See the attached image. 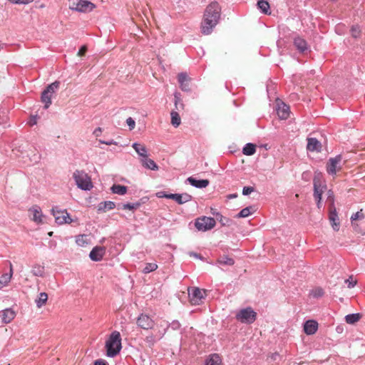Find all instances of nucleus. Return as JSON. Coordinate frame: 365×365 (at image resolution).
Masks as SVG:
<instances>
[{
  "mask_svg": "<svg viewBox=\"0 0 365 365\" xmlns=\"http://www.w3.org/2000/svg\"><path fill=\"white\" fill-rule=\"evenodd\" d=\"M221 16V6L217 1H212L207 6L201 23V32L204 35L210 34L217 25Z\"/></svg>",
  "mask_w": 365,
  "mask_h": 365,
  "instance_id": "obj_1",
  "label": "nucleus"
},
{
  "mask_svg": "<svg viewBox=\"0 0 365 365\" xmlns=\"http://www.w3.org/2000/svg\"><path fill=\"white\" fill-rule=\"evenodd\" d=\"M106 354L109 357L115 356L120 351L121 338L118 331L112 332L109 339L106 342Z\"/></svg>",
  "mask_w": 365,
  "mask_h": 365,
  "instance_id": "obj_2",
  "label": "nucleus"
},
{
  "mask_svg": "<svg viewBox=\"0 0 365 365\" xmlns=\"http://www.w3.org/2000/svg\"><path fill=\"white\" fill-rule=\"evenodd\" d=\"M73 178L78 187L81 190H91L92 189L91 179L85 171L76 170L73 174Z\"/></svg>",
  "mask_w": 365,
  "mask_h": 365,
  "instance_id": "obj_3",
  "label": "nucleus"
},
{
  "mask_svg": "<svg viewBox=\"0 0 365 365\" xmlns=\"http://www.w3.org/2000/svg\"><path fill=\"white\" fill-rule=\"evenodd\" d=\"M60 82L58 81L47 86L45 90L41 93V101L44 103V108L47 109L51 104V98L53 95L59 88Z\"/></svg>",
  "mask_w": 365,
  "mask_h": 365,
  "instance_id": "obj_4",
  "label": "nucleus"
},
{
  "mask_svg": "<svg viewBox=\"0 0 365 365\" xmlns=\"http://www.w3.org/2000/svg\"><path fill=\"white\" fill-rule=\"evenodd\" d=\"M237 321L243 324H252L257 319V313L251 307L240 309L235 315Z\"/></svg>",
  "mask_w": 365,
  "mask_h": 365,
  "instance_id": "obj_5",
  "label": "nucleus"
},
{
  "mask_svg": "<svg viewBox=\"0 0 365 365\" xmlns=\"http://www.w3.org/2000/svg\"><path fill=\"white\" fill-rule=\"evenodd\" d=\"M314 197L319 209L322 207V195L327 190V185L324 183L319 176H314L313 180Z\"/></svg>",
  "mask_w": 365,
  "mask_h": 365,
  "instance_id": "obj_6",
  "label": "nucleus"
},
{
  "mask_svg": "<svg viewBox=\"0 0 365 365\" xmlns=\"http://www.w3.org/2000/svg\"><path fill=\"white\" fill-rule=\"evenodd\" d=\"M69 8L79 12H90L96 8L95 4L87 0H69Z\"/></svg>",
  "mask_w": 365,
  "mask_h": 365,
  "instance_id": "obj_7",
  "label": "nucleus"
},
{
  "mask_svg": "<svg viewBox=\"0 0 365 365\" xmlns=\"http://www.w3.org/2000/svg\"><path fill=\"white\" fill-rule=\"evenodd\" d=\"M215 224L216 222L214 218L203 216L195 220V226L199 231L205 232L212 229Z\"/></svg>",
  "mask_w": 365,
  "mask_h": 365,
  "instance_id": "obj_8",
  "label": "nucleus"
},
{
  "mask_svg": "<svg viewBox=\"0 0 365 365\" xmlns=\"http://www.w3.org/2000/svg\"><path fill=\"white\" fill-rule=\"evenodd\" d=\"M341 155H337L334 158H329L326 166L327 173L332 176H335L336 172L341 169Z\"/></svg>",
  "mask_w": 365,
  "mask_h": 365,
  "instance_id": "obj_9",
  "label": "nucleus"
},
{
  "mask_svg": "<svg viewBox=\"0 0 365 365\" xmlns=\"http://www.w3.org/2000/svg\"><path fill=\"white\" fill-rule=\"evenodd\" d=\"M28 216L31 220L37 225L43 223V220L45 216L43 215L41 207L38 205H34L28 210Z\"/></svg>",
  "mask_w": 365,
  "mask_h": 365,
  "instance_id": "obj_10",
  "label": "nucleus"
},
{
  "mask_svg": "<svg viewBox=\"0 0 365 365\" xmlns=\"http://www.w3.org/2000/svg\"><path fill=\"white\" fill-rule=\"evenodd\" d=\"M136 323L139 327L143 329H151L155 326L154 320L146 314H141L137 318Z\"/></svg>",
  "mask_w": 365,
  "mask_h": 365,
  "instance_id": "obj_11",
  "label": "nucleus"
},
{
  "mask_svg": "<svg viewBox=\"0 0 365 365\" xmlns=\"http://www.w3.org/2000/svg\"><path fill=\"white\" fill-rule=\"evenodd\" d=\"M52 213L55 217L56 222L58 225L71 223L72 222V220L66 210H58L56 207L52 209Z\"/></svg>",
  "mask_w": 365,
  "mask_h": 365,
  "instance_id": "obj_12",
  "label": "nucleus"
},
{
  "mask_svg": "<svg viewBox=\"0 0 365 365\" xmlns=\"http://www.w3.org/2000/svg\"><path fill=\"white\" fill-rule=\"evenodd\" d=\"M205 291L200 289L197 287L192 289L191 292L189 291V297L192 304H200L202 299L205 298Z\"/></svg>",
  "mask_w": 365,
  "mask_h": 365,
  "instance_id": "obj_13",
  "label": "nucleus"
},
{
  "mask_svg": "<svg viewBox=\"0 0 365 365\" xmlns=\"http://www.w3.org/2000/svg\"><path fill=\"white\" fill-rule=\"evenodd\" d=\"M168 197H169V199L175 200L179 205H182L185 202H187L190 201L192 198V197L188 193L169 194Z\"/></svg>",
  "mask_w": 365,
  "mask_h": 365,
  "instance_id": "obj_14",
  "label": "nucleus"
},
{
  "mask_svg": "<svg viewBox=\"0 0 365 365\" xmlns=\"http://www.w3.org/2000/svg\"><path fill=\"white\" fill-rule=\"evenodd\" d=\"M277 113L279 118L287 119L289 116V106L283 102L277 103Z\"/></svg>",
  "mask_w": 365,
  "mask_h": 365,
  "instance_id": "obj_15",
  "label": "nucleus"
},
{
  "mask_svg": "<svg viewBox=\"0 0 365 365\" xmlns=\"http://www.w3.org/2000/svg\"><path fill=\"white\" fill-rule=\"evenodd\" d=\"M178 80L180 83V88L184 91H190V78L186 73H180L178 76Z\"/></svg>",
  "mask_w": 365,
  "mask_h": 365,
  "instance_id": "obj_16",
  "label": "nucleus"
},
{
  "mask_svg": "<svg viewBox=\"0 0 365 365\" xmlns=\"http://www.w3.org/2000/svg\"><path fill=\"white\" fill-rule=\"evenodd\" d=\"M329 220L332 228L335 231H338L339 229V222L336 207H329Z\"/></svg>",
  "mask_w": 365,
  "mask_h": 365,
  "instance_id": "obj_17",
  "label": "nucleus"
},
{
  "mask_svg": "<svg viewBox=\"0 0 365 365\" xmlns=\"http://www.w3.org/2000/svg\"><path fill=\"white\" fill-rule=\"evenodd\" d=\"M105 255V248L103 247H95L89 254L90 258L95 262L100 261Z\"/></svg>",
  "mask_w": 365,
  "mask_h": 365,
  "instance_id": "obj_18",
  "label": "nucleus"
},
{
  "mask_svg": "<svg viewBox=\"0 0 365 365\" xmlns=\"http://www.w3.org/2000/svg\"><path fill=\"white\" fill-rule=\"evenodd\" d=\"M318 329V323L314 320H308L304 324V331L307 335L314 334Z\"/></svg>",
  "mask_w": 365,
  "mask_h": 365,
  "instance_id": "obj_19",
  "label": "nucleus"
},
{
  "mask_svg": "<svg viewBox=\"0 0 365 365\" xmlns=\"http://www.w3.org/2000/svg\"><path fill=\"white\" fill-rule=\"evenodd\" d=\"M294 45L302 53H304L309 49L307 41L299 36L294 38Z\"/></svg>",
  "mask_w": 365,
  "mask_h": 365,
  "instance_id": "obj_20",
  "label": "nucleus"
},
{
  "mask_svg": "<svg viewBox=\"0 0 365 365\" xmlns=\"http://www.w3.org/2000/svg\"><path fill=\"white\" fill-rule=\"evenodd\" d=\"M15 317V312L11 309L0 312V319L4 324L9 323Z\"/></svg>",
  "mask_w": 365,
  "mask_h": 365,
  "instance_id": "obj_21",
  "label": "nucleus"
},
{
  "mask_svg": "<svg viewBox=\"0 0 365 365\" xmlns=\"http://www.w3.org/2000/svg\"><path fill=\"white\" fill-rule=\"evenodd\" d=\"M307 149L309 151H317L319 152L322 149L321 143L314 138H309L307 139Z\"/></svg>",
  "mask_w": 365,
  "mask_h": 365,
  "instance_id": "obj_22",
  "label": "nucleus"
},
{
  "mask_svg": "<svg viewBox=\"0 0 365 365\" xmlns=\"http://www.w3.org/2000/svg\"><path fill=\"white\" fill-rule=\"evenodd\" d=\"M187 180L191 185L197 188H205L208 186L210 183L208 180H197L192 177H189Z\"/></svg>",
  "mask_w": 365,
  "mask_h": 365,
  "instance_id": "obj_23",
  "label": "nucleus"
},
{
  "mask_svg": "<svg viewBox=\"0 0 365 365\" xmlns=\"http://www.w3.org/2000/svg\"><path fill=\"white\" fill-rule=\"evenodd\" d=\"M115 204L112 201L101 202L98 205V211L105 212L115 208Z\"/></svg>",
  "mask_w": 365,
  "mask_h": 365,
  "instance_id": "obj_24",
  "label": "nucleus"
},
{
  "mask_svg": "<svg viewBox=\"0 0 365 365\" xmlns=\"http://www.w3.org/2000/svg\"><path fill=\"white\" fill-rule=\"evenodd\" d=\"M205 365H222V359L219 354H212L205 361Z\"/></svg>",
  "mask_w": 365,
  "mask_h": 365,
  "instance_id": "obj_25",
  "label": "nucleus"
},
{
  "mask_svg": "<svg viewBox=\"0 0 365 365\" xmlns=\"http://www.w3.org/2000/svg\"><path fill=\"white\" fill-rule=\"evenodd\" d=\"M132 147L134 148L135 152L143 158L148 157V150L145 145L138 143H134L132 145Z\"/></svg>",
  "mask_w": 365,
  "mask_h": 365,
  "instance_id": "obj_26",
  "label": "nucleus"
},
{
  "mask_svg": "<svg viewBox=\"0 0 365 365\" xmlns=\"http://www.w3.org/2000/svg\"><path fill=\"white\" fill-rule=\"evenodd\" d=\"M140 161H141L143 166L148 169H150L152 170H158V166L155 163V161L151 159H148V157L145 158H142Z\"/></svg>",
  "mask_w": 365,
  "mask_h": 365,
  "instance_id": "obj_27",
  "label": "nucleus"
},
{
  "mask_svg": "<svg viewBox=\"0 0 365 365\" xmlns=\"http://www.w3.org/2000/svg\"><path fill=\"white\" fill-rule=\"evenodd\" d=\"M48 300V294L46 292H41L37 299H35V303L38 308L42 307Z\"/></svg>",
  "mask_w": 365,
  "mask_h": 365,
  "instance_id": "obj_28",
  "label": "nucleus"
},
{
  "mask_svg": "<svg viewBox=\"0 0 365 365\" xmlns=\"http://www.w3.org/2000/svg\"><path fill=\"white\" fill-rule=\"evenodd\" d=\"M113 193L123 195L127 192V187L122 185H113L111 187Z\"/></svg>",
  "mask_w": 365,
  "mask_h": 365,
  "instance_id": "obj_29",
  "label": "nucleus"
},
{
  "mask_svg": "<svg viewBox=\"0 0 365 365\" xmlns=\"http://www.w3.org/2000/svg\"><path fill=\"white\" fill-rule=\"evenodd\" d=\"M171 124L175 127H178L181 123V119L178 111L173 110L170 113Z\"/></svg>",
  "mask_w": 365,
  "mask_h": 365,
  "instance_id": "obj_30",
  "label": "nucleus"
},
{
  "mask_svg": "<svg viewBox=\"0 0 365 365\" xmlns=\"http://www.w3.org/2000/svg\"><path fill=\"white\" fill-rule=\"evenodd\" d=\"M256 152V146L252 143H247L242 149V153L246 155H252Z\"/></svg>",
  "mask_w": 365,
  "mask_h": 365,
  "instance_id": "obj_31",
  "label": "nucleus"
},
{
  "mask_svg": "<svg viewBox=\"0 0 365 365\" xmlns=\"http://www.w3.org/2000/svg\"><path fill=\"white\" fill-rule=\"evenodd\" d=\"M361 314L359 313L350 314L345 317V320L347 324H353L357 322L361 319Z\"/></svg>",
  "mask_w": 365,
  "mask_h": 365,
  "instance_id": "obj_32",
  "label": "nucleus"
},
{
  "mask_svg": "<svg viewBox=\"0 0 365 365\" xmlns=\"http://www.w3.org/2000/svg\"><path fill=\"white\" fill-rule=\"evenodd\" d=\"M257 7L262 13L265 14H268L270 8L269 3L265 0L258 1Z\"/></svg>",
  "mask_w": 365,
  "mask_h": 365,
  "instance_id": "obj_33",
  "label": "nucleus"
},
{
  "mask_svg": "<svg viewBox=\"0 0 365 365\" xmlns=\"http://www.w3.org/2000/svg\"><path fill=\"white\" fill-rule=\"evenodd\" d=\"M217 262L220 264L231 266L234 264L235 260L227 255H223L217 259Z\"/></svg>",
  "mask_w": 365,
  "mask_h": 365,
  "instance_id": "obj_34",
  "label": "nucleus"
},
{
  "mask_svg": "<svg viewBox=\"0 0 365 365\" xmlns=\"http://www.w3.org/2000/svg\"><path fill=\"white\" fill-rule=\"evenodd\" d=\"M175 107L178 111L184 109V104L180 98V93H175Z\"/></svg>",
  "mask_w": 365,
  "mask_h": 365,
  "instance_id": "obj_35",
  "label": "nucleus"
},
{
  "mask_svg": "<svg viewBox=\"0 0 365 365\" xmlns=\"http://www.w3.org/2000/svg\"><path fill=\"white\" fill-rule=\"evenodd\" d=\"M11 273L10 274H8V273L3 274L0 277V289L5 287L9 282V281L11 279Z\"/></svg>",
  "mask_w": 365,
  "mask_h": 365,
  "instance_id": "obj_36",
  "label": "nucleus"
},
{
  "mask_svg": "<svg viewBox=\"0 0 365 365\" xmlns=\"http://www.w3.org/2000/svg\"><path fill=\"white\" fill-rule=\"evenodd\" d=\"M216 218L222 226H228L231 222L230 219L222 216L220 213H216Z\"/></svg>",
  "mask_w": 365,
  "mask_h": 365,
  "instance_id": "obj_37",
  "label": "nucleus"
},
{
  "mask_svg": "<svg viewBox=\"0 0 365 365\" xmlns=\"http://www.w3.org/2000/svg\"><path fill=\"white\" fill-rule=\"evenodd\" d=\"M327 202L329 203V207H335L334 195L331 190H329L327 192Z\"/></svg>",
  "mask_w": 365,
  "mask_h": 365,
  "instance_id": "obj_38",
  "label": "nucleus"
},
{
  "mask_svg": "<svg viewBox=\"0 0 365 365\" xmlns=\"http://www.w3.org/2000/svg\"><path fill=\"white\" fill-rule=\"evenodd\" d=\"M141 205V203L139 202L135 203H125L122 205V209L123 210H136Z\"/></svg>",
  "mask_w": 365,
  "mask_h": 365,
  "instance_id": "obj_39",
  "label": "nucleus"
},
{
  "mask_svg": "<svg viewBox=\"0 0 365 365\" xmlns=\"http://www.w3.org/2000/svg\"><path fill=\"white\" fill-rule=\"evenodd\" d=\"M158 269V264L155 263H146L145 267H144L143 272L145 274L150 273L153 271H155Z\"/></svg>",
  "mask_w": 365,
  "mask_h": 365,
  "instance_id": "obj_40",
  "label": "nucleus"
},
{
  "mask_svg": "<svg viewBox=\"0 0 365 365\" xmlns=\"http://www.w3.org/2000/svg\"><path fill=\"white\" fill-rule=\"evenodd\" d=\"M251 209H252V207H247L245 208H243L237 215V217L241 218V217H248L251 213Z\"/></svg>",
  "mask_w": 365,
  "mask_h": 365,
  "instance_id": "obj_41",
  "label": "nucleus"
},
{
  "mask_svg": "<svg viewBox=\"0 0 365 365\" xmlns=\"http://www.w3.org/2000/svg\"><path fill=\"white\" fill-rule=\"evenodd\" d=\"M324 294V292L322 288L321 287H317L312 290L311 294L314 298H319L322 297Z\"/></svg>",
  "mask_w": 365,
  "mask_h": 365,
  "instance_id": "obj_42",
  "label": "nucleus"
},
{
  "mask_svg": "<svg viewBox=\"0 0 365 365\" xmlns=\"http://www.w3.org/2000/svg\"><path fill=\"white\" fill-rule=\"evenodd\" d=\"M351 34L354 38H357L360 36L361 30L357 25L352 26L351 29Z\"/></svg>",
  "mask_w": 365,
  "mask_h": 365,
  "instance_id": "obj_43",
  "label": "nucleus"
},
{
  "mask_svg": "<svg viewBox=\"0 0 365 365\" xmlns=\"http://www.w3.org/2000/svg\"><path fill=\"white\" fill-rule=\"evenodd\" d=\"M32 272L35 276H42L43 273V267L41 266L36 267L34 268Z\"/></svg>",
  "mask_w": 365,
  "mask_h": 365,
  "instance_id": "obj_44",
  "label": "nucleus"
},
{
  "mask_svg": "<svg viewBox=\"0 0 365 365\" xmlns=\"http://www.w3.org/2000/svg\"><path fill=\"white\" fill-rule=\"evenodd\" d=\"M364 217V215L361 212H356V213L353 214L351 217V220L353 222L354 221L359 220V219H363Z\"/></svg>",
  "mask_w": 365,
  "mask_h": 365,
  "instance_id": "obj_45",
  "label": "nucleus"
},
{
  "mask_svg": "<svg viewBox=\"0 0 365 365\" xmlns=\"http://www.w3.org/2000/svg\"><path fill=\"white\" fill-rule=\"evenodd\" d=\"M38 117L37 115H31L29 121L27 122V123L30 125V126H33L34 125H36L37 123V120H38Z\"/></svg>",
  "mask_w": 365,
  "mask_h": 365,
  "instance_id": "obj_46",
  "label": "nucleus"
},
{
  "mask_svg": "<svg viewBox=\"0 0 365 365\" xmlns=\"http://www.w3.org/2000/svg\"><path fill=\"white\" fill-rule=\"evenodd\" d=\"M126 123L129 126V129L130 130L134 129L135 123V120L131 117H129L128 118H127Z\"/></svg>",
  "mask_w": 365,
  "mask_h": 365,
  "instance_id": "obj_47",
  "label": "nucleus"
},
{
  "mask_svg": "<svg viewBox=\"0 0 365 365\" xmlns=\"http://www.w3.org/2000/svg\"><path fill=\"white\" fill-rule=\"evenodd\" d=\"M145 341L148 344L149 346H153L155 342L154 336L153 335L148 336L145 338Z\"/></svg>",
  "mask_w": 365,
  "mask_h": 365,
  "instance_id": "obj_48",
  "label": "nucleus"
},
{
  "mask_svg": "<svg viewBox=\"0 0 365 365\" xmlns=\"http://www.w3.org/2000/svg\"><path fill=\"white\" fill-rule=\"evenodd\" d=\"M345 283H347L348 284V287L349 288H352L355 286L356 282V281H353V279L351 277H350L349 279H345L344 281Z\"/></svg>",
  "mask_w": 365,
  "mask_h": 365,
  "instance_id": "obj_49",
  "label": "nucleus"
},
{
  "mask_svg": "<svg viewBox=\"0 0 365 365\" xmlns=\"http://www.w3.org/2000/svg\"><path fill=\"white\" fill-rule=\"evenodd\" d=\"M254 191V187H244L242 190V194L244 195H247Z\"/></svg>",
  "mask_w": 365,
  "mask_h": 365,
  "instance_id": "obj_50",
  "label": "nucleus"
},
{
  "mask_svg": "<svg viewBox=\"0 0 365 365\" xmlns=\"http://www.w3.org/2000/svg\"><path fill=\"white\" fill-rule=\"evenodd\" d=\"M170 326L171 327V328H172L173 329H174V330H177V329H180V322H179L178 321H177V320H174V321H173V322L170 323Z\"/></svg>",
  "mask_w": 365,
  "mask_h": 365,
  "instance_id": "obj_51",
  "label": "nucleus"
},
{
  "mask_svg": "<svg viewBox=\"0 0 365 365\" xmlns=\"http://www.w3.org/2000/svg\"><path fill=\"white\" fill-rule=\"evenodd\" d=\"M269 358L272 360V361H277L280 359V355L275 352V353H273V354H271L269 356Z\"/></svg>",
  "mask_w": 365,
  "mask_h": 365,
  "instance_id": "obj_52",
  "label": "nucleus"
},
{
  "mask_svg": "<svg viewBox=\"0 0 365 365\" xmlns=\"http://www.w3.org/2000/svg\"><path fill=\"white\" fill-rule=\"evenodd\" d=\"M87 51V47L86 46H83L81 47V48L79 49L78 52V55L79 56H84L85 53H86Z\"/></svg>",
  "mask_w": 365,
  "mask_h": 365,
  "instance_id": "obj_53",
  "label": "nucleus"
},
{
  "mask_svg": "<svg viewBox=\"0 0 365 365\" xmlns=\"http://www.w3.org/2000/svg\"><path fill=\"white\" fill-rule=\"evenodd\" d=\"M93 365H108V364L103 359H98L94 361Z\"/></svg>",
  "mask_w": 365,
  "mask_h": 365,
  "instance_id": "obj_54",
  "label": "nucleus"
},
{
  "mask_svg": "<svg viewBox=\"0 0 365 365\" xmlns=\"http://www.w3.org/2000/svg\"><path fill=\"white\" fill-rule=\"evenodd\" d=\"M76 243L78 245H83L84 244V240H83V236H78L76 239Z\"/></svg>",
  "mask_w": 365,
  "mask_h": 365,
  "instance_id": "obj_55",
  "label": "nucleus"
},
{
  "mask_svg": "<svg viewBox=\"0 0 365 365\" xmlns=\"http://www.w3.org/2000/svg\"><path fill=\"white\" fill-rule=\"evenodd\" d=\"M99 142L101 143L108 145H116L117 144L116 142H115L113 140H109V141H104V140H100Z\"/></svg>",
  "mask_w": 365,
  "mask_h": 365,
  "instance_id": "obj_56",
  "label": "nucleus"
},
{
  "mask_svg": "<svg viewBox=\"0 0 365 365\" xmlns=\"http://www.w3.org/2000/svg\"><path fill=\"white\" fill-rule=\"evenodd\" d=\"M169 195V194H166L165 192L163 191H161V192H158L157 193V196L158 197H165V198H168L169 199V197H168Z\"/></svg>",
  "mask_w": 365,
  "mask_h": 365,
  "instance_id": "obj_57",
  "label": "nucleus"
},
{
  "mask_svg": "<svg viewBox=\"0 0 365 365\" xmlns=\"http://www.w3.org/2000/svg\"><path fill=\"white\" fill-rule=\"evenodd\" d=\"M101 132H102V129H101V128L98 127V128H96V129H95V130L93 131V134H94L96 137H98V136H99V135H100V134L101 133Z\"/></svg>",
  "mask_w": 365,
  "mask_h": 365,
  "instance_id": "obj_58",
  "label": "nucleus"
},
{
  "mask_svg": "<svg viewBox=\"0 0 365 365\" xmlns=\"http://www.w3.org/2000/svg\"><path fill=\"white\" fill-rule=\"evenodd\" d=\"M211 213H212L213 215H215V216H216V213H219V212H217L215 209L211 208Z\"/></svg>",
  "mask_w": 365,
  "mask_h": 365,
  "instance_id": "obj_59",
  "label": "nucleus"
},
{
  "mask_svg": "<svg viewBox=\"0 0 365 365\" xmlns=\"http://www.w3.org/2000/svg\"><path fill=\"white\" fill-rule=\"evenodd\" d=\"M32 1H34V0H24V4H27L31 3Z\"/></svg>",
  "mask_w": 365,
  "mask_h": 365,
  "instance_id": "obj_60",
  "label": "nucleus"
},
{
  "mask_svg": "<svg viewBox=\"0 0 365 365\" xmlns=\"http://www.w3.org/2000/svg\"><path fill=\"white\" fill-rule=\"evenodd\" d=\"M52 235H53V232H48V235H49V236H52Z\"/></svg>",
  "mask_w": 365,
  "mask_h": 365,
  "instance_id": "obj_61",
  "label": "nucleus"
},
{
  "mask_svg": "<svg viewBox=\"0 0 365 365\" xmlns=\"http://www.w3.org/2000/svg\"><path fill=\"white\" fill-rule=\"evenodd\" d=\"M34 156H35V160H37L38 159V157L36 156V155H34Z\"/></svg>",
  "mask_w": 365,
  "mask_h": 365,
  "instance_id": "obj_62",
  "label": "nucleus"
},
{
  "mask_svg": "<svg viewBox=\"0 0 365 365\" xmlns=\"http://www.w3.org/2000/svg\"><path fill=\"white\" fill-rule=\"evenodd\" d=\"M3 48V44H0V50Z\"/></svg>",
  "mask_w": 365,
  "mask_h": 365,
  "instance_id": "obj_63",
  "label": "nucleus"
},
{
  "mask_svg": "<svg viewBox=\"0 0 365 365\" xmlns=\"http://www.w3.org/2000/svg\"><path fill=\"white\" fill-rule=\"evenodd\" d=\"M235 196H236V195H231L230 197H235Z\"/></svg>",
  "mask_w": 365,
  "mask_h": 365,
  "instance_id": "obj_64",
  "label": "nucleus"
}]
</instances>
